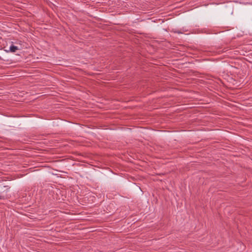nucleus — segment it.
<instances>
[{"mask_svg": "<svg viewBox=\"0 0 252 252\" xmlns=\"http://www.w3.org/2000/svg\"><path fill=\"white\" fill-rule=\"evenodd\" d=\"M8 191V189L0 191V199H3L6 196V193Z\"/></svg>", "mask_w": 252, "mask_h": 252, "instance_id": "1", "label": "nucleus"}, {"mask_svg": "<svg viewBox=\"0 0 252 252\" xmlns=\"http://www.w3.org/2000/svg\"><path fill=\"white\" fill-rule=\"evenodd\" d=\"M18 50V48L17 46L14 45H11L9 47V51L11 52H15L17 50Z\"/></svg>", "mask_w": 252, "mask_h": 252, "instance_id": "2", "label": "nucleus"}, {"mask_svg": "<svg viewBox=\"0 0 252 252\" xmlns=\"http://www.w3.org/2000/svg\"><path fill=\"white\" fill-rule=\"evenodd\" d=\"M177 33H182L181 32H180V31H178V32H177Z\"/></svg>", "mask_w": 252, "mask_h": 252, "instance_id": "3", "label": "nucleus"}]
</instances>
